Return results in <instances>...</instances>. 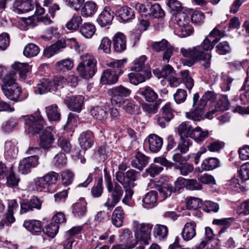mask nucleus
I'll return each instance as SVG.
<instances>
[{"mask_svg": "<svg viewBox=\"0 0 249 249\" xmlns=\"http://www.w3.org/2000/svg\"><path fill=\"white\" fill-rule=\"evenodd\" d=\"M196 224L192 221L186 223L181 231V235L184 241L192 239L196 234Z\"/></svg>", "mask_w": 249, "mask_h": 249, "instance_id": "19", "label": "nucleus"}, {"mask_svg": "<svg viewBox=\"0 0 249 249\" xmlns=\"http://www.w3.org/2000/svg\"><path fill=\"white\" fill-rule=\"evenodd\" d=\"M97 5L92 1H88L81 9V13L86 17H91L94 15L97 10Z\"/></svg>", "mask_w": 249, "mask_h": 249, "instance_id": "36", "label": "nucleus"}, {"mask_svg": "<svg viewBox=\"0 0 249 249\" xmlns=\"http://www.w3.org/2000/svg\"><path fill=\"white\" fill-rule=\"evenodd\" d=\"M89 113L95 120L103 122L108 117L107 108L103 106H95L90 107Z\"/></svg>", "mask_w": 249, "mask_h": 249, "instance_id": "14", "label": "nucleus"}, {"mask_svg": "<svg viewBox=\"0 0 249 249\" xmlns=\"http://www.w3.org/2000/svg\"><path fill=\"white\" fill-rule=\"evenodd\" d=\"M213 48V44H211V40L207 36L200 45L192 48H181L180 52L183 57L189 58V61L187 64L189 66H192L196 61H203L204 63L202 65L205 68H208L210 66V60L211 55L207 52Z\"/></svg>", "mask_w": 249, "mask_h": 249, "instance_id": "1", "label": "nucleus"}, {"mask_svg": "<svg viewBox=\"0 0 249 249\" xmlns=\"http://www.w3.org/2000/svg\"><path fill=\"white\" fill-rule=\"evenodd\" d=\"M151 47L156 52L164 51L163 60L167 63L169 62L174 51V47L171 46L165 39L153 42L152 44Z\"/></svg>", "mask_w": 249, "mask_h": 249, "instance_id": "7", "label": "nucleus"}, {"mask_svg": "<svg viewBox=\"0 0 249 249\" xmlns=\"http://www.w3.org/2000/svg\"><path fill=\"white\" fill-rule=\"evenodd\" d=\"M157 72H159L160 73V75H158V78L163 77L168 79L169 77L171 76V75H174L175 74L173 68L169 65H165L162 68L161 71L159 70H155L153 71L154 73L156 74Z\"/></svg>", "mask_w": 249, "mask_h": 249, "instance_id": "52", "label": "nucleus"}, {"mask_svg": "<svg viewBox=\"0 0 249 249\" xmlns=\"http://www.w3.org/2000/svg\"><path fill=\"white\" fill-rule=\"evenodd\" d=\"M167 5L171 15L183 10L181 3L177 0H169Z\"/></svg>", "mask_w": 249, "mask_h": 249, "instance_id": "63", "label": "nucleus"}, {"mask_svg": "<svg viewBox=\"0 0 249 249\" xmlns=\"http://www.w3.org/2000/svg\"><path fill=\"white\" fill-rule=\"evenodd\" d=\"M158 193L156 191H151L146 194L143 198L142 206L143 208L149 209L157 205Z\"/></svg>", "mask_w": 249, "mask_h": 249, "instance_id": "20", "label": "nucleus"}, {"mask_svg": "<svg viewBox=\"0 0 249 249\" xmlns=\"http://www.w3.org/2000/svg\"><path fill=\"white\" fill-rule=\"evenodd\" d=\"M11 68L14 71L18 72L20 78L23 80L26 78V74L31 70V67L28 63L19 62H15L12 65Z\"/></svg>", "mask_w": 249, "mask_h": 249, "instance_id": "26", "label": "nucleus"}, {"mask_svg": "<svg viewBox=\"0 0 249 249\" xmlns=\"http://www.w3.org/2000/svg\"><path fill=\"white\" fill-rule=\"evenodd\" d=\"M171 15L172 20L178 26L186 25L187 23H189L190 18L183 10Z\"/></svg>", "mask_w": 249, "mask_h": 249, "instance_id": "29", "label": "nucleus"}, {"mask_svg": "<svg viewBox=\"0 0 249 249\" xmlns=\"http://www.w3.org/2000/svg\"><path fill=\"white\" fill-rule=\"evenodd\" d=\"M138 93L142 96L145 100L149 102H154L158 96L154 90L148 86L141 88Z\"/></svg>", "mask_w": 249, "mask_h": 249, "instance_id": "31", "label": "nucleus"}, {"mask_svg": "<svg viewBox=\"0 0 249 249\" xmlns=\"http://www.w3.org/2000/svg\"><path fill=\"white\" fill-rule=\"evenodd\" d=\"M94 135L90 131L83 132L79 138V144L84 150H86L91 147L94 142Z\"/></svg>", "mask_w": 249, "mask_h": 249, "instance_id": "15", "label": "nucleus"}, {"mask_svg": "<svg viewBox=\"0 0 249 249\" xmlns=\"http://www.w3.org/2000/svg\"><path fill=\"white\" fill-rule=\"evenodd\" d=\"M38 160L39 157L36 155L30 156L23 159L19 163V172L24 175L29 173L32 168L36 167L39 164Z\"/></svg>", "mask_w": 249, "mask_h": 249, "instance_id": "9", "label": "nucleus"}, {"mask_svg": "<svg viewBox=\"0 0 249 249\" xmlns=\"http://www.w3.org/2000/svg\"><path fill=\"white\" fill-rule=\"evenodd\" d=\"M153 225L149 223H139L137 221H133V228L136 238L142 241L146 244H149L150 239V233Z\"/></svg>", "mask_w": 249, "mask_h": 249, "instance_id": "5", "label": "nucleus"}, {"mask_svg": "<svg viewBox=\"0 0 249 249\" xmlns=\"http://www.w3.org/2000/svg\"><path fill=\"white\" fill-rule=\"evenodd\" d=\"M139 172L133 169L128 170L125 173L121 171L116 172V180L125 187L130 185H136L134 182L137 180Z\"/></svg>", "mask_w": 249, "mask_h": 249, "instance_id": "6", "label": "nucleus"}, {"mask_svg": "<svg viewBox=\"0 0 249 249\" xmlns=\"http://www.w3.org/2000/svg\"><path fill=\"white\" fill-rule=\"evenodd\" d=\"M34 184L37 190L50 192L51 190L45 176L37 177L34 179Z\"/></svg>", "mask_w": 249, "mask_h": 249, "instance_id": "45", "label": "nucleus"}, {"mask_svg": "<svg viewBox=\"0 0 249 249\" xmlns=\"http://www.w3.org/2000/svg\"><path fill=\"white\" fill-rule=\"evenodd\" d=\"M84 98L82 95L69 97L65 100V102L71 110L79 112L84 104Z\"/></svg>", "mask_w": 249, "mask_h": 249, "instance_id": "12", "label": "nucleus"}, {"mask_svg": "<svg viewBox=\"0 0 249 249\" xmlns=\"http://www.w3.org/2000/svg\"><path fill=\"white\" fill-rule=\"evenodd\" d=\"M111 96V103L112 105L121 107L125 102L124 98L128 97L131 90L122 85L114 87L108 91Z\"/></svg>", "mask_w": 249, "mask_h": 249, "instance_id": "4", "label": "nucleus"}, {"mask_svg": "<svg viewBox=\"0 0 249 249\" xmlns=\"http://www.w3.org/2000/svg\"><path fill=\"white\" fill-rule=\"evenodd\" d=\"M14 11L18 14L32 11L35 7L33 0H16L14 3Z\"/></svg>", "mask_w": 249, "mask_h": 249, "instance_id": "10", "label": "nucleus"}, {"mask_svg": "<svg viewBox=\"0 0 249 249\" xmlns=\"http://www.w3.org/2000/svg\"><path fill=\"white\" fill-rule=\"evenodd\" d=\"M103 190V179L102 178H100L99 179L97 183L92 187L91 193L94 197H99L101 196Z\"/></svg>", "mask_w": 249, "mask_h": 249, "instance_id": "62", "label": "nucleus"}, {"mask_svg": "<svg viewBox=\"0 0 249 249\" xmlns=\"http://www.w3.org/2000/svg\"><path fill=\"white\" fill-rule=\"evenodd\" d=\"M146 58L145 55H142L139 57L138 58L136 59L133 63V65L132 66L131 70L134 71H144L147 69L150 70L149 67L148 66L145 65V62Z\"/></svg>", "mask_w": 249, "mask_h": 249, "instance_id": "44", "label": "nucleus"}, {"mask_svg": "<svg viewBox=\"0 0 249 249\" xmlns=\"http://www.w3.org/2000/svg\"><path fill=\"white\" fill-rule=\"evenodd\" d=\"M46 115L50 121H57L60 119V114L56 105L47 107L45 108Z\"/></svg>", "mask_w": 249, "mask_h": 249, "instance_id": "37", "label": "nucleus"}, {"mask_svg": "<svg viewBox=\"0 0 249 249\" xmlns=\"http://www.w3.org/2000/svg\"><path fill=\"white\" fill-rule=\"evenodd\" d=\"M80 62L78 65H89L97 66V60L95 56L91 53H83L80 57Z\"/></svg>", "mask_w": 249, "mask_h": 249, "instance_id": "47", "label": "nucleus"}, {"mask_svg": "<svg viewBox=\"0 0 249 249\" xmlns=\"http://www.w3.org/2000/svg\"><path fill=\"white\" fill-rule=\"evenodd\" d=\"M125 61L124 60H119L110 62L107 64L109 68L108 69L112 72L121 75L123 73V69Z\"/></svg>", "mask_w": 249, "mask_h": 249, "instance_id": "43", "label": "nucleus"}, {"mask_svg": "<svg viewBox=\"0 0 249 249\" xmlns=\"http://www.w3.org/2000/svg\"><path fill=\"white\" fill-rule=\"evenodd\" d=\"M154 233L155 236L159 239H163L167 236L168 228L164 225L157 224L154 228Z\"/></svg>", "mask_w": 249, "mask_h": 249, "instance_id": "51", "label": "nucleus"}, {"mask_svg": "<svg viewBox=\"0 0 249 249\" xmlns=\"http://www.w3.org/2000/svg\"><path fill=\"white\" fill-rule=\"evenodd\" d=\"M40 51L39 47L34 43H29L25 46L23 50V54L27 57L36 56Z\"/></svg>", "mask_w": 249, "mask_h": 249, "instance_id": "48", "label": "nucleus"}, {"mask_svg": "<svg viewBox=\"0 0 249 249\" xmlns=\"http://www.w3.org/2000/svg\"><path fill=\"white\" fill-rule=\"evenodd\" d=\"M160 194L163 197V200L170 196L173 192V187L170 184L163 183L158 189Z\"/></svg>", "mask_w": 249, "mask_h": 249, "instance_id": "59", "label": "nucleus"}, {"mask_svg": "<svg viewBox=\"0 0 249 249\" xmlns=\"http://www.w3.org/2000/svg\"><path fill=\"white\" fill-rule=\"evenodd\" d=\"M53 87V82L47 78L40 79L36 87H35V92L36 94H42L50 91Z\"/></svg>", "mask_w": 249, "mask_h": 249, "instance_id": "22", "label": "nucleus"}, {"mask_svg": "<svg viewBox=\"0 0 249 249\" xmlns=\"http://www.w3.org/2000/svg\"><path fill=\"white\" fill-rule=\"evenodd\" d=\"M74 66L73 61L70 58H66L57 62L55 67L57 71L66 72L71 70Z\"/></svg>", "mask_w": 249, "mask_h": 249, "instance_id": "38", "label": "nucleus"}, {"mask_svg": "<svg viewBox=\"0 0 249 249\" xmlns=\"http://www.w3.org/2000/svg\"><path fill=\"white\" fill-rule=\"evenodd\" d=\"M124 217V212L121 207H117L113 212L111 216L112 224L117 228L122 226Z\"/></svg>", "mask_w": 249, "mask_h": 249, "instance_id": "24", "label": "nucleus"}, {"mask_svg": "<svg viewBox=\"0 0 249 249\" xmlns=\"http://www.w3.org/2000/svg\"><path fill=\"white\" fill-rule=\"evenodd\" d=\"M220 27L219 25L215 27L212 31H211L208 36L210 38L211 44H213V47L220 40V39L225 36V32L220 30Z\"/></svg>", "mask_w": 249, "mask_h": 249, "instance_id": "40", "label": "nucleus"}, {"mask_svg": "<svg viewBox=\"0 0 249 249\" xmlns=\"http://www.w3.org/2000/svg\"><path fill=\"white\" fill-rule=\"evenodd\" d=\"M234 221V219L233 217L214 219L213 221V224L223 226L219 231V234H222L231 225Z\"/></svg>", "mask_w": 249, "mask_h": 249, "instance_id": "42", "label": "nucleus"}, {"mask_svg": "<svg viewBox=\"0 0 249 249\" xmlns=\"http://www.w3.org/2000/svg\"><path fill=\"white\" fill-rule=\"evenodd\" d=\"M42 201L36 196H33L29 201L21 203V213H26L29 211H32L34 209L40 210L41 208Z\"/></svg>", "mask_w": 249, "mask_h": 249, "instance_id": "11", "label": "nucleus"}, {"mask_svg": "<svg viewBox=\"0 0 249 249\" xmlns=\"http://www.w3.org/2000/svg\"><path fill=\"white\" fill-rule=\"evenodd\" d=\"M192 142L189 138H181L180 141L178 144V149L182 154L186 153L192 145Z\"/></svg>", "mask_w": 249, "mask_h": 249, "instance_id": "56", "label": "nucleus"}, {"mask_svg": "<svg viewBox=\"0 0 249 249\" xmlns=\"http://www.w3.org/2000/svg\"><path fill=\"white\" fill-rule=\"evenodd\" d=\"M24 126L28 133L38 134L46 125L45 122L38 110L34 114L24 116Z\"/></svg>", "mask_w": 249, "mask_h": 249, "instance_id": "3", "label": "nucleus"}, {"mask_svg": "<svg viewBox=\"0 0 249 249\" xmlns=\"http://www.w3.org/2000/svg\"><path fill=\"white\" fill-rule=\"evenodd\" d=\"M161 116L166 118L167 120L171 121L174 117V110L171 107L170 103H167L161 108Z\"/></svg>", "mask_w": 249, "mask_h": 249, "instance_id": "60", "label": "nucleus"}, {"mask_svg": "<svg viewBox=\"0 0 249 249\" xmlns=\"http://www.w3.org/2000/svg\"><path fill=\"white\" fill-rule=\"evenodd\" d=\"M58 229L59 225L52 222L43 229V231L48 236L53 238L56 235Z\"/></svg>", "mask_w": 249, "mask_h": 249, "instance_id": "55", "label": "nucleus"}, {"mask_svg": "<svg viewBox=\"0 0 249 249\" xmlns=\"http://www.w3.org/2000/svg\"><path fill=\"white\" fill-rule=\"evenodd\" d=\"M219 166V161L215 158H209L205 159L201 165V168L205 171L212 170Z\"/></svg>", "mask_w": 249, "mask_h": 249, "instance_id": "41", "label": "nucleus"}, {"mask_svg": "<svg viewBox=\"0 0 249 249\" xmlns=\"http://www.w3.org/2000/svg\"><path fill=\"white\" fill-rule=\"evenodd\" d=\"M194 32V29L189 23L183 26H179L178 29V35L181 37H185L190 36Z\"/></svg>", "mask_w": 249, "mask_h": 249, "instance_id": "54", "label": "nucleus"}, {"mask_svg": "<svg viewBox=\"0 0 249 249\" xmlns=\"http://www.w3.org/2000/svg\"><path fill=\"white\" fill-rule=\"evenodd\" d=\"M23 226L33 234L40 232L43 229L41 221L37 220L25 221L23 223Z\"/></svg>", "mask_w": 249, "mask_h": 249, "instance_id": "27", "label": "nucleus"}, {"mask_svg": "<svg viewBox=\"0 0 249 249\" xmlns=\"http://www.w3.org/2000/svg\"><path fill=\"white\" fill-rule=\"evenodd\" d=\"M119 76L120 75L107 70L103 72L101 81L104 84H114L118 81Z\"/></svg>", "mask_w": 249, "mask_h": 249, "instance_id": "33", "label": "nucleus"}, {"mask_svg": "<svg viewBox=\"0 0 249 249\" xmlns=\"http://www.w3.org/2000/svg\"><path fill=\"white\" fill-rule=\"evenodd\" d=\"M114 18L113 13L108 7H106L97 18L98 23L101 27L111 24Z\"/></svg>", "mask_w": 249, "mask_h": 249, "instance_id": "16", "label": "nucleus"}, {"mask_svg": "<svg viewBox=\"0 0 249 249\" xmlns=\"http://www.w3.org/2000/svg\"><path fill=\"white\" fill-rule=\"evenodd\" d=\"M82 19L79 15H73L71 19L67 23L66 26L69 30H77L82 24Z\"/></svg>", "mask_w": 249, "mask_h": 249, "instance_id": "46", "label": "nucleus"}, {"mask_svg": "<svg viewBox=\"0 0 249 249\" xmlns=\"http://www.w3.org/2000/svg\"><path fill=\"white\" fill-rule=\"evenodd\" d=\"M54 141L53 136L51 131L45 130L40 137V146L43 149H48L51 146Z\"/></svg>", "mask_w": 249, "mask_h": 249, "instance_id": "25", "label": "nucleus"}, {"mask_svg": "<svg viewBox=\"0 0 249 249\" xmlns=\"http://www.w3.org/2000/svg\"><path fill=\"white\" fill-rule=\"evenodd\" d=\"M95 25L89 22L84 23L80 27V32L86 38H91L96 32Z\"/></svg>", "mask_w": 249, "mask_h": 249, "instance_id": "34", "label": "nucleus"}, {"mask_svg": "<svg viewBox=\"0 0 249 249\" xmlns=\"http://www.w3.org/2000/svg\"><path fill=\"white\" fill-rule=\"evenodd\" d=\"M6 67L0 64V80L1 81V89L4 95L9 99L18 101L21 93V89L16 82V72L13 71L3 75Z\"/></svg>", "mask_w": 249, "mask_h": 249, "instance_id": "2", "label": "nucleus"}, {"mask_svg": "<svg viewBox=\"0 0 249 249\" xmlns=\"http://www.w3.org/2000/svg\"><path fill=\"white\" fill-rule=\"evenodd\" d=\"M148 160V157L138 152L135 156V160L131 161V165L134 168L142 170L147 165Z\"/></svg>", "mask_w": 249, "mask_h": 249, "instance_id": "32", "label": "nucleus"}, {"mask_svg": "<svg viewBox=\"0 0 249 249\" xmlns=\"http://www.w3.org/2000/svg\"><path fill=\"white\" fill-rule=\"evenodd\" d=\"M113 47L116 52L121 53L126 49V37L123 33L116 34L113 37Z\"/></svg>", "mask_w": 249, "mask_h": 249, "instance_id": "21", "label": "nucleus"}, {"mask_svg": "<svg viewBox=\"0 0 249 249\" xmlns=\"http://www.w3.org/2000/svg\"><path fill=\"white\" fill-rule=\"evenodd\" d=\"M199 98V96L197 93L194 95L193 106L195 109L193 111L186 112L185 116L187 118L199 121L204 118L205 107L200 106V104L198 102Z\"/></svg>", "mask_w": 249, "mask_h": 249, "instance_id": "8", "label": "nucleus"}, {"mask_svg": "<svg viewBox=\"0 0 249 249\" xmlns=\"http://www.w3.org/2000/svg\"><path fill=\"white\" fill-rule=\"evenodd\" d=\"M74 174L69 170H66L61 172V179L63 185L67 186L71 184L74 178Z\"/></svg>", "mask_w": 249, "mask_h": 249, "instance_id": "58", "label": "nucleus"}, {"mask_svg": "<svg viewBox=\"0 0 249 249\" xmlns=\"http://www.w3.org/2000/svg\"><path fill=\"white\" fill-rule=\"evenodd\" d=\"M111 41L107 37H104L101 40L98 47L99 52H103L107 54L111 53Z\"/></svg>", "mask_w": 249, "mask_h": 249, "instance_id": "50", "label": "nucleus"}, {"mask_svg": "<svg viewBox=\"0 0 249 249\" xmlns=\"http://www.w3.org/2000/svg\"><path fill=\"white\" fill-rule=\"evenodd\" d=\"M238 172L240 177L243 180L249 179V162L242 164Z\"/></svg>", "mask_w": 249, "mask_h": 249, "instance_id": "64", "label": "nucleus"}, {"mask_svg": "<svg viewBox=\"0 0 249 249\" xmlns=\"http://www.w3.org/2000/svg\"><path fill=\"white\" fill-rule=\"evenodd\" d=\"M174 99L178 104L184 103L187 98V93L185 90L181 89H178L174 94Z\"/></svg>", "mask_w": 249, "mask_h": 249, "instance_id": "61", "label": "nucleus"}, {"mask_svg": "<svg viewBox=\"0 0 249 249\" xmlns=\"http://www.w3.org/2000/svg\"><path fill=\"white\" fill-rule=\"evenodd\" d=\"M183 83L187 89L191 90L194 85V81L188 70H184L180 72Z\"/></svg>", "mask_w": 249, "mask_h": 249, "instance_id": "49", "label": "nucleus"}, {"mask_svg": "<svg viewBox=\"0 0 249 249\" xmlns=\"http://www.w3.org/2000/svg\"><path fill=\"white\" fill-rule=\"evenodd\" d=\"M76 70L79 75L84 79L92 77L97 71V66L89 65H78Z\"/></svg>", "mask_w": 249, "mask_h": 249, "instance_id": "17", "label": "nucleus"}, {"mask_svg": "<svg viewBox=\"0 0 249 249\" xmlns=\"http://www.w3.org/2000/svg\"><path fill=\"white\" fill-rule=\"evenodd\" d=\"M176 168L179 170L180 174L184 176H186L192 173L195 169L193 164L186 162L180 165L177 166Z\"/></svg>", "mask_w": 249, "mask_h": 249, "instance_id": "53", "label": "nucleus"}, {"mask_svg": "<svg viewBox=\"0 0 249 249\" xmlns=\"http://www.w3.org/2000/svg\"><path fill=\"white\" fill-rule=\"evenodd\" d=\"M110 193H111V197L116 202L118 203L123 196V190L122 187L118 183H115Z\"/></svg>", "mask_w": 249, "mask_h": 249, "instance_id": "57", "label": "nucleus"}, {"mask_svg": "<svg viewBox=\"0 0 249 249\" xmlns=\"http://www.w3.org/2000/svg\"><path fill=\"white\" fill-rule=\"evenodd\" d=\"M66 47V43L62 40H58L54 44L46 48L44 50L43 54L47 57L50 58L56 53L59 52L60 49Z\"/></svg>", "mask_w": 249, "mask_h": 249, "instance_id": "23", "label": "nucleus"}, {"mask_svg": "<svg viewBox=\"0 0 249 249\" xmlns=\"http://www.w3.org/2000/svg\"><path fill=\"white\" fill-rule=\"evenodd\" d=\"M149 150L154 153L159 152L163 144L162 139L156 134H150L147 138Z\"/></svg>", "mask_w": 249, "mask_h": 249, "instance_id": "18", "label": "nucleus"}, {"mask_svg": "<svg viewBox=\"0 0 249 249\" xmlns=\"http://www.w3.org/2000/svg\"><path fill=\"white\" fill-rule=\"evenodd\" d=\"M151 75V71L146 69L144 71H134L128 75L130 82L134 85H138L149 79Z\"/></svg>", "mask_w": 249, "mask_h": 249, "instance_id": "13", "label": "nucleus"}, {"mask_svg": "<svg viewBox=\"0 0 249 249\" xmlns=\"http://www.w3.org/2000/svg\"><path fill=\"white\" fill-rule=\"evenodd\" d=\"M87 203L84 198L79 199V201L73 205V213L78 217H82L87 212Z\"/></svg>", "mask_w": 249, "mask_h": 249, "instance_id": "28", "label": "nucleus"}, {"mask_svg": "<svg viewBox=\"0 0 249 249\" xmlns=\"http://www.w3.org/2000/svg\"><path fill=\"white\" fill-rule=\"evenodd\" d=\"M194 128L192 127L189 122H184L178 126V132L181 138H191Z\"/></svg>", "mask_w": 249, "mask_h": 249, "instance_id": "39", "label": "nucleus"}, {"mask_svg": "<svg viewBox=\"0 0 249 249\" xmlns=\"http://www.w3.org/2000/svg\"><path fill=\"white\" fill-rule=\"evenodd\" d=\"M116 15L124 21H128L134 18L135 17L134 10L126 6H123L118 10Z\"/></svg>", "mask_w": 249, "mask_h": 249, "instance_id": "30", "label": "nucleus"}, {"mask_svg": "<svg viewBox=\"0 0 249 249\" xmlns=\"http://www.w3.org/2000/svg\"><path fill=\"white\" fill-rule=\"evenodd\" d=\"M209 136L207 130H203L200 127L197 126L194 128L191 135V138L198 143L203 142Z\"/></svg>", "mask_w": 249, "mask_h": 249, "instance_id": "35", "label": "nucleus"}]
</instances>
